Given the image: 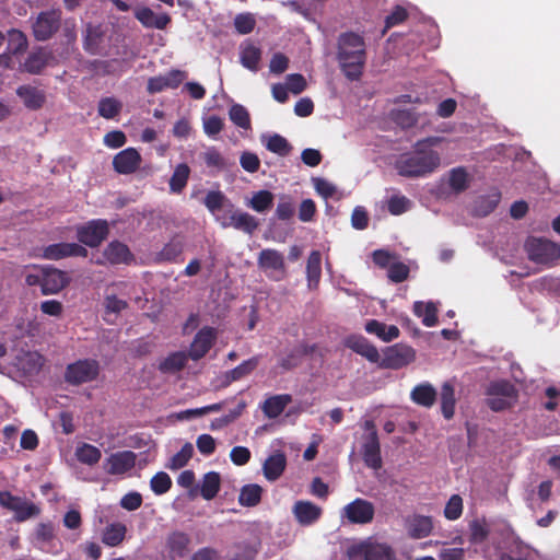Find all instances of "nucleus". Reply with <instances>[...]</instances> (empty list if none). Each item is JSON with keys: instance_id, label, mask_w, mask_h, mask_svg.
Returning <instances> with one entry per match:
<instances>
[{"instance_id": "61", "label": "nucleus", "mask_w": 560, "mask_h": 560, "mask_svg": "<svg viewBox=\"0 0 560 560\" xmlns=\"http://www.w3.org/2000/svg\"><path fill=\"white\" fill-rule=\"evenodd\" d=\"M387 276L390 281L400 283L409 276V267L404 262H395L388 267Z\"/></svg>"}, {"instance_id": "7", "label": "nucleus", "mask_w": 560, "mask_h": 560, "mask_svg": "<svg viewBox=\"0 0 560 560\" xmlns=\"http://www.w3.org/2000/svg\"><path fill=\"white\" fill-rule=\"evenodd\" d=\"M0 506L14 513V521L25 522L37 517L40 508L23 497L13 495L10 491H0Z\"/></svg>"}, {"instance_id": "55", "label": "nucleus", "mask_w": 560, "mask_h": 560, "mask_svg": "<svg viewBox=\"0 0 560 560\" xmlns=\"http://www.w3.org/2000/svg\"><path fill=\"white\" fill-rule=\"evenodd\" d=\"M306 353L305 348H294L280 360L279 364L284 370H292L301 364Z\"/></svg>"}, {"instance_id": "51", "label": "nucleus", "mask_w": 560, "mask_h": 560, "mask_svg": "<svg viewBox=\"0 0 560 560\" xmlns=\"http://www.w3.org/2000/svg\"><path fill=\"white\" fill-rule=\"evenodd\" d=\"M186 363L187 357L185 353L174 352L161 362L160 370L162 372H178L185 368Z\"/></svg>"}, {"instance_id": "12", "label": "nucleus", "mask_w": 560, "mask_h": 560, "mask_svg": "<svg viewBox=\"0 0 560 560\" xmlns=\"http://www.w3.org/2000/svg\"><path fill=\"white\" fill-rule=\"evenodd\" d=\"M88 249L78 243H56L43 249L42 257L49 260H59L67 257H86Z\"/></svg>"}, {"instance_id": "5", "label": "nucleus", "mask_w": 560, "mask_h": 560, "mask_svg": "<svg viewBox=\"0 0 560 560\" xmlns=\"http://www.w3.org/2000/svg\"><path fill=\"white\" fill-rule=\"evenodd\" d=\"M101 366L95 359H80L67 365L65 371V382L79 386L95 381L100 375Z\"/></svg>"}, {"instance_id": "43", "label": "nucleus", "mask_w": 560, "mask_h": 560, "mask_svg": "<svg viewBox=\"0 0 560 560\" xmlns=\"http://www.w3.org/2000/svg\"><path fill=\"white\" fill-rule=\"evenodd\" d=\"M490 534V527L485 518H475L469 523V541L478 545L485 542Z\"/></svg>"}, {"instance_id": "17", "label": "nucleus", "mask_w": 560, "mask_h": 560, "mask_svg": "<svg viewBox=\"0 0 560 560\" xmlns=\"http://www.w3.org/2000/svg\"><path fill=\"white\" fill-rule=\"evenodd\" d=\"M136 459L137 456L131 451L116 452L106 459L105 470L109 475L126 474L135 467Z\"/></svg>"}, {"instance_id": "27", "label": "nucleus", "mask_w": 560, "mask_h": 560, "mask_svg": "<svg viewBox=\"0 0 560 560\" xmlns=\"http://www.w3.org/2000/svg\"><path fill=\"white\" fill-rule=\"evenodd\" d=\"M438 393L435 388L428 382L418 384L411 390V400L422 407L430 408L436 401Z\"/></svg>"}, {"instance_id": "37", "label": "nucleus", "mask_w": 560, "mask_h": 560, "mask_svg": "<svg viewBox=\"0 0 560 560\" xmlns=\"http://www.w3.org/2000/svg\"><path fill=\"white\" fill-rule=\"evenodd\" d=\"M262 142L268 151L279 156H288L293 149L290 142L278 133L264 137Z\"/></svg>"}, {"instance_id": "38", "label": "nucleus", "mask_w": 560, "mask_h": 560, "mask_svg": "<svg viewBox=\"0 0 560 560\" xmlns=\"http://www.w3.org/2000/svg\"><path fill=\"white\" fill-rule=\"evenodd\" d=\"M455 389L450 382H445L441 387V410L445 419L453 418L455 412Z\"/></svg>"}, {"instance_id": "20", "label": "nucleus", "mask_w": 560, "mask_h": 560, "mask_svg": "<svg viewBox=\"0 0 560 560\" xmlns=\"http://www.w3.org/2000/svg\"><path fill=\"white\" fill-rule=\"evenodd\" d=\"M55 55L51 50L38 48L32 51L24 61V69L31 74H39L47 66L55 61Z\"/></svg>"}, {"instance_id": "59", "label": "nucleus", "mask_w": 560, "mask_h": 560, "mask_svg": "<svg viewBox=\"0 0 560 560\" xmlns=\"http://www.w3.org/2000/svg\"><path fill=\"white\" fill-rule=\"evenodd\" d=\"M409 199L405 196L394 195L387 201V209L393 215H400L408 210Z\"/></svg>"}, {"instance_id": "36", "label": "nucleus", "mask_w": 560, "mask_h": 560, "mask_svg": "<svg viewBox=\"0 0 560 560\" xmlns=\"http://www.w3.org/2000/svg\"><path fill=\"white\" fill-rule=\"evenodd\" d=\"M221 488V476L217 471L207 472L201 482L200 494L205 500H212Z\"/></svg>"}, {"instance_id": "13", "label": "nucleus", "mask_w": 560, "mask_h": 560, "mask_svg": "<svg viewBox=\"0 0 560 560\" xmlns=\"http://www.w3.org/2000/svg\"><path fill=\"white\" fill-rule=\"evenodd\" d=\"M185 71L173 69L165 75L152 77L148 80L147 91L149 94H156L165 89H176L186 79Z\"/></svg>"}, {"instance_id": "10", "label": "nucleus", "mask_w": 560, "mask_h": 560, "mask_svg": "<svg viewBox=\"0 0 560 560\" xmlns=\"http://www.w3.org/2000/svg\"><path fill=\"white\" fill-rule=\"evenodd\" d=\"M109 234L106 220H91L77 229L78 241L89 247H98Z\"/></svg>"}, {"instance_id": "14", "label": "nucleus", "mask_w": 560, "mask_h": 560, "mask_svg": "<svg viewBox=\"0 0 560 560\" xmlns=\"http://www.w3.org/2000/svg\"><path fill=\"white\" fill-rule=\"evenodd\" d=\"M217 338L215 329L212 327H203L201 328L195 336L188 355L190 359L197 361L203 358L208 351L211 349L214 340Z\"/></svg>"}, {"instance_id": "57", "label": "nucleus", "mask_w": 560, "mask_h": 560, "mask_svg": "<svg viewBox=\"0 0 560 560\" xmlns=\"http://www.w3.org/2000/svg\"><path fill=\"white\" fill-rule=\"evenodd\" d=\"M369 560H395V555L390 547L382 544H369Z\"/></svg>"}, {"instance_id": "41", "label": "nucleus", "mask_w": 560, "mask_h": 560, "mask_svg": "<svg viewBox=\"0 0 560 560\" xmlns=\"http://www.w3.org/2000/svg\"><path fill=\"white\" fill-rule=\"evenodd\" d=\"M262 488L256 483L245 485L240 492L238 503L242 506L253 508L260 503Z\"/></svg>"}, {"instance_id": "21", "label": "nucleus", "mask_w": 560, "mask_h": 560, "mask_svg": "<svg viewBox=\"0 0 560 560\" xmlns=\"http://www.w3.org/2000/svg\"><path fill=\"white\" fill-rule=\"evenodd\" d=\"M346 346L355 353L364 357L372 363H378L381 355L374 345L363 336H351L346 340Z\"/></svg>"}, {"instance_id": "64", "label": "nucleus", "mask_w": 560, "mask_h": 560, "mask_svg": "<svg viewBox=\"0 0 560 560\" xmlns=\"http://www.w3.org/2000/svg\"><path fill=\"white\" fill-rule=\"evenodd\" d=\"M224 199L225 197L220 190H212L206 195L203 203L210 212L214 213L222 209Z\"/></svg>"}, {"instance_id": "22", "label": "nucleus", "mask_w": 560, "mask_h": 560, "mask_svg": "<svg viewBox=\"0 0 560 560\" xmlns=\"http://www.w3.org/2000/svg\"><path fill=\"white\" fill-rule=\"evenodd\" d=\"M135 18L147 28L165 30L171 23L167 13L155 14L150 8L142 7L135 11Z\"/></svg>"}, {"instance_id": "26", "label": "nucleus", "mask_w": 560, "mask_h": 560, "mask_svg": "<svg viewBox=\"0 0 560 560\" xmlns=\"http://www.w3.org/2000/svg\"><path fill=\"white\" fill-rule=\"evenodd\" d=\"M16 94L24 105L32 110L42 108L46 101L45 92L32 85L19 86Z\"/></svg>"}, {"instance_id": "32", "label": "nucleus", "mask_w": 560, "mask_h": 560, "mask_svg": "<svg viewBox=\"0 0 560 560\" xmlns=\"http://www.w3.org/2000/svg\"><path fill=\"white\" fill-rule=\"evenodd\" d=\"M258 357H253L248 360L243 361L240 365L228 371L224 374L223 386H229L231 383L249 375L258 366Z\"/></svg>"}, {"instance_id": "4", "label": "nucleus", "mask_w": 560, "mask_h": 560, "mask_svg": "<svg viewBox=\"0 0 560 560\" xmlns=\"http://www.w3.org/2000/svg\"><path fill=\"white\" fill-rule=\"evenodd\" d=\"M62 11L59 8L40 11L32 21V34L37 42L51 39L61 27Z\"/></svg>"}, {"instance_id": "50", "label": "nucleus", "mask_w": 560, "mask_h": 560, "mask_svg": "<svg viewBox=\"0 0 560 560\" xmlns=\"http://www.w3.org/2000/svg\"><path fill=\"white\" fill-rule=\"evenodd\" d=\"M194 455V447L192 444L186 443L183 445L180 451H178L176 454H174L170 460V464L167 465V468L172 470H176L179 468H183L187 465V463L190 460V458Z\"/></svg>"}, {"instance_id": "46", "label": "nucleus", "mask_w": 560, "mask_h": 560, "mask_svg": "<svg viewBox=\"0 0 560 560\" xmlns=\"http://www.w3.org/2000/svg\"><path fill=\"white\" fill-rule=\"evenodd\" d=\"M122 104L115 97H103L98 102V115L105 119H114L121 112Z\"/></svg>"}, {"instance_id": "28", "label": "nucleus", "mask_w": 560, "mask_h": 560, "mask_svg": "<svg viewBox=\"0 0 560 560\" xmlns=\"http://www.w3.org/2000/svg\"><path fill=\"white\" fill-rule=\"evenodd\" d=\"M184 250V242L180 237H173L156 255L158 262H179Z\"/></svg>"}, {"instance_id": "39", "label": "nucleus", "mask_w": 560, "mask_h": 560, "mask_svg": "<svg viewBox=\"0 0 560 560\" xmlns=\"http://www.w3.org/2000/svg\"><path fill=\"white\" fill-rule=\"evenodd\" d=\"M190 167L186 163L176 165L168 183L171 192L180 194L188 183Z\"/></svg>"}, {"instance_id": "25", "label": "nucleus", "mask_w": 560, "mask_h": 560, "mask_svg": "<svg viewBox=\"0 0 560 560\" xmlns=\"http://www.w3.org/2000/svg\"><path fill=\"white\" fill-rule=\"evenodd\" d=\"M190 537L183 532H173L168 535L166 546L171 559L184 558L188 555Z\"/></svg>"}, {"instance_id": "56", "label": "nucleus", "mask_w": 560, "mask_h": 560, "mask_svg": "<svg viewBox=\"0 0 560 560\" xmlns=\"http://www.w3.org/2000/svg\"><path fill=\"white\" fill-rule=\"evenodd\" d=\"M60 30L63 44L67 46H73L78 38L75 20L72 18L66 19L65 21L61 20Z\"/></svg>"}, {"instance_id": "48", "label": "nucleus", "mask_w": 560, "mask_h": 560, "mask_svg": "<svg viewBox=\"0 0 560 560\" xmlns=\"http://www.w3.org/2000/svg\"><path fill=\"white\" fill-rule=\"evenodd\" d=\"M231 121L238 128L248 130L252 128L250 116L245 106L233 104L229 109Z\"/></svg>"}, {"instance_id": "54", "label": "nucleus", "mask_w": 560, "mask_h": 560, "mask_svg": "<svg viewBox=\"0 0 560 560\" xmlns=\"http://www.w3.org/2000/svg\"><path fill=\"white\" fill-rule=\"evenodd\" d=\"M463 514V499L458 494H453L444 508V516L448 521L458 520Z\"/></svg>"}, {"instance_id": "52", "label": "nucleus", "mask_w": 560, "mask_h": 560, "mask_svg": "<svg viewBox=\"0 0 560 560\" xmlns=\"http://www.w3.org/2000/svg\"><path fill=\"white\" fill-rule=\"evenodd\" d=\"M487 396H503L508 398H515L516 390L509 381H497L490 383L487 388Z\"/></svg>"}, {"instance_id": "2", "label": "nucleus", "mask_w": 560, "mask_h": 560, "mask_svg": "<svg viewBox=\"0 0 560 560\" xmlns=\"http://www.w3.org/2000/svg\"><path fill=\"white\" fill-rule=\"evenodd\" d=\"M338 61L347 79L359 80L366 61L364 38L353 32L342 33L338 38Z\"/></svg>"}, {"instance_id": "44", "label": "nucleus", "mask_w": 560, "mask_h": 560, "mask_svg": "<svg viewBox=\"0 0 560 560\" xmlns=\"http://www.w3.org/2000/svg\"><path fill=\"white\" fill-rule=\"evenodd\" d=\"M296 205L294 199L290 195H282L279 198L275 218L279 221H291L295 214Z\"/></svg>"}, {"instance_id": "19", "label": "nucleus", "mask_w": 560, "mask_h": 560, "mask_svg": "<svg viewBox=\"0 0 560 560\" xmlns=\"http://www.w3.org/2000/svg\"><path fill=\"white\" fill-rule=\"evenodd\" d=\"M104 36L105 28L102 24L86 23L83 32V49L90 55H97Z\"/></svg>"}, {"instance_id": "33", "label": "nucleus", "mask_w": 560, "mask_h": 560, "mask_svg": "<svg viewBox=\"0 0 560 560\" xmlns=\"http://www.w3.org/2000/svg\"><path fill=\"white\" fill-rule=\"evenodd\" d=\"M501 199V194L499 191H494L490 195L479 196L474 201L472 213L476 217H487L491 212L494 211L499 201Z\"/></svg>"}, {"instance_id": "3", "label": "nucleus", "mask_w": 560, "mask_h": 560, "mask_svg": "<svg viewBox=\"0 0 560 560\" xmlns=\"http://www.w3.org/2000/svg\"><path fill=\"white\" fill-rule=\"evenodd\" d=\"M70 277L66 271L52 266L34 265L32 271L25 276V282L30 287L39 285L42 294H57L70 283Z\"/></svg>"}, {"instance_id": "6", "label": "nucleus", "mask_w": 560, "mask_h": 560, "mask_svg": "<svg viewBox=\"0 0 560 560\" xmlns=\"http://www.w3.org/2000/svg\"><path fill=\"white\" fill-rule=\"evenodd\" d=\"M525 250L529 260L539 265L549 266L560 257V247L544 237H528L525 242Z\"/></svg>"}, {"instance_id": "24", "label": "nucleus", "mask_w": 560, "mask_h": 560, "mask_svg": "<svg viewBox=\"0 0 560 560\" xmlns=\"http://www.w3.org/2000/svg\"><path fill=\"white\" fill-rule=\"evenodd\" d=\"M406 527L408 535L413 539L428 537L433 529V522L430 516L413 515L407 518Z\"/></svg>"}, {"instance_id": "45", "label": "nucleus", "mask_w": 560, "mask_h": 560, "mask_svg": "<svg viewBox=\"0 0 560 560\" xmlns=\"http://www.w3.org/2000/svg\"><path fill=\"white\" fill-rule=\"evenodd\" d=\"M308 285L317 284L322 276V255L318 250L311 252L306 264Z\"/></svg>"}, {"instance_id": "62", "label": "nucleus", "mask_w": 560, "mask_h": 560, "mask_svg": "<svg viewBox=\"0 0 560 560\" xmlns=\"http://www.w3.org/2000/svg\"><path fill=\"white\" fill-rule=\"evenodd\" d=\"M242 168L248 173H256L260 167V160L256 153L245 151L240 156Z\"/></svg>"}, {"instance_id": "16", "label": "nucleus", "mask_w": 560, "mask_h": 560, "mask_svg": "<svg viewBox=\"0 0 560 560\" xmlns=\"http://www.w3.org/2000/svg\"><path fill=\"white\" fill-rule=\"evenodd\" d=\"M292 513L301 526L315 524L323 514V509L306 500H299L292 506Z\"/></svg>"}, {"instance_id": "1", "label": "nucleus", "mask_w": 560, "mask_h": 560, "mask_svg": "<svg viewBox=\"0 0 560 560\" xmlns=\"http://www.w3.org/2000/svg\"><path fill=\"white\" fill-rule=\"evenodd\" d=\"M440 142L436 137L417 141L412 151L400 154L395 163L397 173L407 178L424 177L433 173L441 163L440 154L432 148Z\"/></svg>"}, {"instance_id": "53", "label": "nucleus", "mask_w": 560, "mask_h": 560, "mask_svg": "<svg viewBox=\"0 0 560 560\" xmlns=\"http://www.w3.org/2000/svg\"><path fill=\"white\" fill-rule=\"evenodd\" d=\"M150 486L156 495H162L172 488V479L166 472L159 471L151 478Z\"/></svg>"}, {"instance_id": "58", "label": "nucleus", "mask_w": 560, "mask_h": 560, "mask_svg": "<svg viewBox=\"0 0 560 560\" xmlns=\"http://www.w3.org/2000/svg\"><path fill=\"white\" fill-rule=\"evenodd\" d=\"M256 21L249 13L237 14L234 19V26L238 34L246 35L253 32Z\"/></svg>"}, {"instance_id": "42", "label": "nucleus", "mask_w": 560, "mask_h": 560, "mask_svg": "<svg viewBox=\"0 0 560 560\" xmlns=\"http://www.w3.org/2000/svg\"><path fill=\"white\" fill-rule=\"evenodd\" d=\"M126 525L121 523L109 524L103 533L102 541L109 547H116L124 540L126 536Z\"/></svg>"}, {"instance_id": "31", "label": "nucleus", "mask_w": 560, "mask_h": 560, "mask_svg": "<svg viewBox=\"0 0 560 560\" xmlns=\"http://www.w3.org/2000/svg\"><path fill=\"white\" fill-rule=\"evenodd\" d=\"M230 225L252 235L259 226V221L248 212L235 211L230 217Z\"/></svg>"}, {"instance_id": "49", "label": "nucleus", "mask_w": 560, "mask_h": 560, "mask_svg": "<svg viewBox=\"0 0 560 560\" xmlns=\"http://www.w3.org/2000/svg\"><path fill=\"white\" fill-rule=\"evenodd\" d=\"M448 185L453 191L459 194L468 188V174L464 167H455L450 172Z\"/></svg>"}, {"instance_id": "47", "label": "nucleus", "mask_w": 560, "mask_h": 560, "mask_svg": "<svg viewBox=\"0 0 560 560\" xmlns=\"http://www.w3.org/2000/svg\"><path fill=\"white\" fill-rule=\"evenodd\" d=\"M75 456L80 463L92 466L100 462L102 453L96 446L83 443L77 448Z\"/></svg>"}, {"instance_id": "15", "label": "nucleus", "mask_w": 560, "mask_h": 560, "mask_svg": "<svg viewBox=\"0 0 560 560\" xmlns=\"http://www.w3.org/2000/svg\"><path fill=\"white\" fill-rule=\"evenodd\" d=\"M141 162L140 153L135 148H127L114 156L113 167L118 174L129 175L140 167Z\"/></svg>"}, {"instance_id": "18", "label": "nucleus", "mask_w": 560, "mask_h": 560, "mask_svg": "<svg viewBox=\"0 0 560 560\" xmlns=\"http://www.w3.org/2000/svg\"><path fill=\"white\" fill-rule=\"evenodd\" d=\"M103 256L112 265H130L135 260L129 247L119 241L108 243L104 248Z\"/></svg>"}, {"instance_id": "40", "label": "nucleus", "mask_w": 560, "mask_h": 560, "mask_svg": "<svg viewBox=\"0 0 560 560\" xmlns=\"http://www.w3.org/2000/svg\"><path fill=\"white\" fill-rule=\"evenodd\" d=\"M273 199L275 196L271 191L261 189L253 194L247 206L256 212L264 213L272 208Z\"/></svg>"}, {"instance_id": "63", "label": "nucleus", "mask_w": 560, "mask_h": 560, "mask_svg": "<svg viewBox=\"0 0 560 560\" xmlns=\"http://www.w3.org/2000/svg\"><path fill=\"white\" fill-rule=\"evenodd\" d=\"M407 18H408L407 10L400 5H396L394 8V10L390 12V14H388L385 19L384 32H386L387 30H389L396 25L401 24L402 22H405L407 20Z\"/></svg>"}, {"instance_id": "60", "label": "nucleus", "mask_w": 560, "mask_h": 560, "mask_svg": "<svg viewBox=\"0 0 560 560\" xmlns=\"http://www.w3.org/2000/svg\"><path fill=\"white\" fill-rule=\"evenodd\" d=\"M203 161L208 167H214L217 170H223L225 167L224 158L214 147L209 148L203 153Z\"/></svg>"}, {"instance_id": "11", "label": "nucleus", "mask_w": 560, "mask_h": 560, "mask_svg": "<svg viewBox=\"0 0 560 560\" xmlns=\"http://www.w3.org/2000/svg\"><path fill=\"white\" fill-rule=\"evenodd\" d=\"M415 358L416 353L411 347L397 343L387 348L378 364L382 369L398 370L411 363Z\"/></svg>"}, {"instance_id": "29", "label": "nucleus", "mask_w": 560, "mask_h": 560, "mask_svg": "<svg viewBox=\"0 0 560 560\" xmlns=\"http://www.w3.org/2000/svg\"><path fill=\"white\" fill-rule=\"evenodd\" d=\"M291 401L292 397L289 394L275 395L264 401L261 409L267 418L275 419L284 411Z\"/></svg>"}, {"instance_id": "30", "label": "nucleus", "mask_w": 560, "mask_h": 560, "mask_svg": "<svg viewBox=\"0 0 560 560\" xmlns=\"http://www.w3.org/2000/svg\"><path fill=\"white\" fill-rule=\"evenodd\" d=\"M258 266L264 270H283L284 257L273 248L262 249L257 259Z\"/></svg>"}, {"instance_id": "8", "label": "nucleus", "mask_w": 560, "mask_h": 560, "mask_svg": "<svg viewBox=\"0 0 560 560\" xmlns=\"http://www.w3.org/2000/svg\"><path fill=\"white\" fill-rule=\"evenodd\" d=\"M368 433L363 436L362 458L366 467L372 469H381L383 465L381 456V445L376 427L372 420L364 423Z\"/></svg>"}, {"instance_id": "9", "label": "nucleus", "mask_w": 560, "mask_h": 560, "mask_svg": "<svg viewBox=\"0 0 560 560\" xmlns=\"http://www.w3.org/2000/svg\"><path fill=\"white\" fill-rule=\"evenodd\" d=\"M341 518L349 524H370L375 515L374 504L365 499L357 498L341 510Z\"/></svg>"}, {"instance_id": "35", "label": "nucleus", "mask_w": 560, "mask_h": 560, "mask_svg": "<svg viewBox=\"0 0 560 560\" xmlns=\"http://www.w3.org/2000/svg\"><path fill=\"white\" fill-rule=\"evenodd\" d=\"M413 313L422 318V324L425 327H433L438 324V307L433 302H415Z\"/></svg>"}, {"instance_id": "34", "label": "nucleus", "mask_w": 560, "mask_h": 560, "mask_svg": "<svg viewBox=\"0 0 560 560\" xmlns=\"http://www.w3.org/2000/svg\"><path fill=\"white\" fill-rule=\"evenodd\" d=\"M240 59L244 68L257 71L261 59V50L253 44H244L241 46Z\"/></svg>"}, {"instance_id": "23", "label": "nucleus", "mask_w": 560, "mask_h": 560, "mask_svg": "<svg viewBox=\"0 0 560 560\" xmlns=\"http://www.w3.org/2000/svg\"><path fill=\"white\" fill-rule=\"evenodd\" d=\"M287 467V456L283 452H276L268 456L262 465L264 476L269 481L278 480Z\"/></svg>"}]
</instances>
